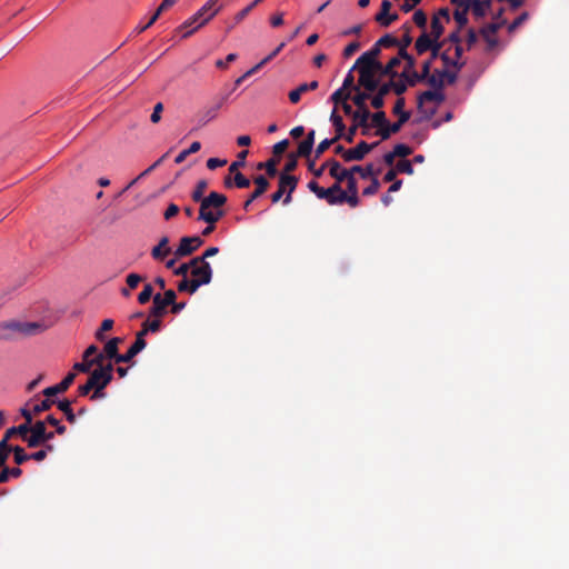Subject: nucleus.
I'll use <instances>...</instances> for the list:
<instances>
[{"label": "nucleus", "instance_id": "obj_1", "mask_svg": "<svg viewBox=\"0 0 569 569\" xmlns=\"http://www.w3.org/2000/svg\"><path fill=\"white\" fill-rule=\"evenodd\" d=\"M227 203V197L217 191H211L204 200L200 202L198 220L206 223H217L226 211L223 206Z\"/></svg>", "mask_w": 569, "mask_h": 569}, {"label": "nucleus", "instance_id": "obj_2", "mask_svg": "<svg viewBox=\"0 0 569 569\" xmlns=\"http://www.w3.org/2000/svg\"><path fill=\"white\" fill-rule=\"evenodd\" d=\"M298 184V178L295 176H290L287 173H280L278 190L271 194V202L277 203L283 197L286 190H288L287 196L283 199V203L288 204L292 200V192L296 190Z\"/></svg>", "mask_w": 569, "mask_h": 569}, {"label": "nucleus", "instance_id": "obj_3", "mask_svg": "<svg viewBox=\"0 0 569 569\" xmlns=\"http://www.w3.org/2000/svg\"><path fill=\"white\" fill-rule=\"evenodd\" d=\"M219 0H208L194 14L200 22L191 30L182 34V39L190 37L196 30L210 21L220 10L221 6H217Z\"/></svg>", "mask_w": 569, "mask_h": 569}, {"label": "nucleus", "instance_id": "obj_4", "mask_svg": "<svg viewBox=\"0 0 569 569\" xmlns=\"http://www.w3.org/2000/svg\"><path fill=\"white\" fill-rule=\"evenodd\" d=\"M370 110H366L363 112L355 111L353 118H352V126L349 128L347 134L345 136V139L347 142L351 143L353 141L355 134L358 130V128H361V133L367 136L369 133L370 123Z\"/></svg>", "mask_w": 569, "mask_h": 569}, {"label": "nucleus", "instance_id": "obj_5", "mask_svg": "<svg viewBox=\"0 0 569 569\" xmlns=\"http://www.w3.org/2000/svg\"><path fill=\"white\" fill-rule=\"evenodd\" d=\"M326 168H329V174L336 179V183L339 186L342 181L347 180L349 176H351L352 171L350 169H345L341 164L335 160H327L319 169L315 172L316 177L322 176Z\"/></svg>", "mask_w": 569, "mask_h": 569}, {"label": "nucleus", "instance_id": "obj_6", "mask_svg": "<svg viewBox=\"0 0 569 569\" xmlns=\"http://www.w3.org/2000/svg\"><path fill=\"white\" fill-rule=\"evenodd\" d=\"M229 98V94H222L216 98V102L212 106H208L203 108L197 114L198 122L200 126H206L210 121L214 120L218 117L219 110L224 106Z\"/></svg>", "mask_w": 569, "mask_h": 569}, {"label": "nucleus", "instance_id": "obj_7", "mask_svg": "<svg viewBox=\"0 0 569 569\" xmlns=\"http://www.w3.org/2000/svg\"><path fill=\"white\" fill-rule=\"evenodd\" d=\"M338 183H335L330 188H322L316 181H310L308 188L319 198L326 200L329 204H338V194L340 191Z\"/></svg>", "mask_w": 569, "mask_h": 569}, {"label": "nucleus", "instance_id": "obj_8", "mask_svg": "<svg viewBox=\"0 0 569 569\" xmlns=\"http://www.w3.org/2000/svg\"><path fill=\"white\" fill-rule=\"evenodd\" d=\"M457 72H452L448 69H435L432 71V77H430L428 84L432 89L441 90L445 87V83L453 84L457 81Z\"/></svg>", "mask_w": 569, "mask_h": 569}, {"label": "nucleus", "instance_id": "obj_9", "mask_svg": "<svg viewBox=\"0 0 569 569\" xmlns=\"http://www.w3.org/2000/svg\"><path fill=\"white\" fill-rule=\"evenodd\" d=\"M203 240L199 236L182 237L180 243L174 251L177 258H183L193 253L199 247L203 244Z\"/></svg>", "mask_w": 569, "mask_h": 569}, {"label": "nucleus", "instance_id": "obj_10", "mask_svg": "<svg viewBox=\"0 0 569 569\" xmlns=\"http://www.w3.org/2000/svg\"><path fill=\"white\" fill-rule=\"evenodd\" d=\"M379 142L368 143L366 141H360L355 148L348 149L343 151L342 158L345 161H360L362 160L367 153L373 150Z\"/></svg>", "mask_w": 569, "mask_h": 569}, {"label": "nucleus", "instance_id": "obj_11", "mask_svg": "<svg viewBox=\"0 0 569 569\" xmlns=\"http://www.w3.org/2000/svg\"><path fill=\"white\" fill-rule=\"evenodd\" d=\"M46 429V422L38 420L30 425V431L26 436V442L29 448H37L43 443V435Z\"/></svg>", "mask_w": 569, "mask_h": 569}, {"label": "nucleus", "instance_id": "obj_12", "mask_svg": "<svg viewBox=\"0 0 569 569\" xmlns=\"http://www.w3.org/2000/svg\"><path fill=\"white\" fill-rule=\"evenodd\" d=\"M358 71H359V79H358L359 87H362L368 92H375L376 89L378 88L379 80L382 79L378 76V71H372V70H367V69L358 70Z\"/></svg>", "mask_w": 569, "mask_h": 569}, {"label": "nucleus", "instance_id": "obj_13", "mask_svg": "<svg viewBox=\"0 0 569 569\" xmlns=\"http://www.w3.org/2000/svg\"><path fill=\"white\" fill-rule=\"evenodd\" d=\"M76 379L74 372H69L59 383L42 390L44 397H53L66 392Z\"/></svg>", "mask_w": 569, "mask_h": 569}, {"label": "nucleus", "instance_id": "obj_14", "mask_svg": "<svg viewBox=\"0 0 569 569\" xmlns=\"http://www.w3.org/2000/svg\"><path fill=\"white\" fill-rule=\"evenodd\" d=\"M253 182L256 183V189L253 190L252 193H250V196L248 197L247 201L243 203V209L244 210H248L249 207L251 206V203L256 199L261 197L268 190V188L270 186L268 179L264 176H262V174L257 176L253 179Z\"/></svg>", "mask_w": 569, "mask_h": 569}, {"label": "nucleus", "instance_id": "obj_15", "mask_svg": "<svg viewBox=\"0 0 569 569\" xmlns=\"http://www.w3.org/2000/svg\"><path fill=\"white\" fill-rule=\"evenodd\" d=\"M352 69L357 70H372L378 71V76L381 74L382 63L378 59L370 58L365 52L356 60Z\"/></svg>", "mask_w": 569, "mask_h": 569}, {"label": "nucleus", "instance_id": "obj_16", "mask_svg": "<svg viewBox=\"0 0 569 569\" xmlns=\"http://www.w3.org/2000/svg\"><path fill=\"white\" fill-rule=\"evenodd\" d=\"M192 279L199 283V286H204L211 282L212 279V268L209 262L199 266L198 268H193L191 270Z\"/></svg>", "mask_w": 569, "mask_h": 569}, {"label": "nucleus", "instance_id": "obj_17", "mask_svg": "<svg viewBox=\"0 0 569 569\" xmlns=\"http://www.w3.org/2000/svg\"><path fill=\"white\" fill-rule=\"evenodd\" d=\"M445 101V94L441 90L432 89L421 92L417 98V107L419 110L422 109L427 102L441 103Z\"/></svg>", "mask_w": 569, "mask_h": 569}, {"label": "nucleus", "instance_id": "obj_18", "mask_svg": "<svg viewBox=\"0 0 569 569\" xmlns=\"http://www.w3.org/2000/svg\"><path fill=\"white\" fill-rule=\"evenodd\" d=\"M438 40L428 33V31H421V34L415 41V51L418 56H422L428 52L433 43Z\"/></svg>", "mask_w": 569, "mask_h": 569}, {"label": "nucleus", "instance_id": "obj_19", "mask_svg": "<svg viewBox=\"0 0 569 569\" xmlns=\"http://www.w3.org/2000/svg\"><path fill=\"white\" fill-rule=\"evenodd\" d=\"M450 52H451V47H448L440 54V59L442 60V62L445 64L443 69L450 70V68H452V69H455L452 72L458 73L466 64V61L453 59Z\"/></svg>", "mask_w": 569, "mask_h": 569}, {"label": "nucleus", "instance_id": "obj_20", "mask_svg": "<svg viewBox=\"0 0 569 569\" xmlns=\"http://www.w3.org/2000/svg\"><path fill=\"white\" fill-rule=\"evenodd\" d=\"M147 346V342L144 339H138L136 337V341L133 345L128 349V351L121 357H118V363H126L130 362L140 351H142Z\"/></svg>", "mask_w": 569, "mask_h": 569}, {"label": "nucleus", "instance_id": "obj_21", "mask_svg": "<svg viewBox=\"0 0 569 569\" xmlns=\"http://www.w3.org/2000/svg\"><path fill=\"white\" fill-rule=\"evenodd\" d=\"M168 307L169 306L162 300V296L160 293H156L152 299V307L149 310V315L161 320V318L168 312Z\"/></svg>", "mask_w": 569, "mask_h": 569}, {"label": "nucleus", "instance_id": "obj_22", "mask_svg": "<svg viewBox=\"0 0 569 569\" xmlns=\"http://www.w3.org/2000/svg\"><path fill=\"white\" fill-rule=\"evenodd\" d=\"M402 57H399V52L392 57L386 64H382L380 78H392L398 77L399 72L396 68L401 63Z\"/></svg>", "mask_w": 569, "mask_h": 569}, {"label": "nucleus", "instance_id": "obj_23", "mask_svg": "<svg viewBox=\"0 0 569 569\" xmlns=\"http://www.w3.org/2000/svg\"><path fill=\"white\" fill-rule=\"evenodd\" d=\"M89 373L90 376L87 382L92 386V388H106L110 383V378L106 377L102 370L98 368L91 370Z\"/></svg>", "mask_w": 569, "mask_h": 569}, {"label": "nucleus", "instance_id": "obj_24", "mask_svg": "<svg viewBox=\"0 0 569 569\" xmlns=\"http://www.w3.org/2000/svg\"><path fill=\"white\" fill-rule=\"evenodd\" d=\"M14 331H19L26 336H32L43 330V325L40 322H16Z\"/></svg>", "mask_w": 569, "mask_h": 569}, {"label": "nucleus", "instance_id": "obj_25", "mask_svg": "<svg viewBox=\"0 0 569 569\" xmlns=\"http://www.w3.org/2000/svg\"><path fill=\"white\" fill-rule=\"evenodd\" d=\"M73 402L74 400L70 399L56 400L58 409L64 413L67 421L71 425L77 421V415L73 412L71 407Z\"/></svg>", "mask_w": 569, "mask_h": 569}, {"label": "nucleus", "instance_id": "obj_26", "mask_svg": "<svg viewBox=\"0 0 569 569\" xmlns=\"http://www.w3.org/2000/svg\"><path fill=\"white\" fill-rule=\"evenodd\" d=\"M122 342V338L114 337L110 339L103 347V351L108 359L114 360L118 363V357L121 355L118 352V347Z\"/></svg>", "mask_w": 569, "mask_h": 569}, {"label": "nucleus", "instance_id": "obj_27", "mask_svg": "<svg viewBox=\"0 0 569 569\" xmlns=\"http://www.w3.org/2000/svg\"><path fill=\"white\" fill-rule=\"evenodd\" d=\"M168 244L169 238L162 237L158 246H156L151 251L152 258L156 260H162L164 257H167L171 252V249L168 247Z\"/></svg>", "mask_w": 569, "mask_h": 569}, {"label": "nucleus", "instance_id": "obj_28", "mask_svg": "<svg viewBox=\"0 0 569 569\" xmlns=\"http://www.w3.org/2000/svg\"><path fill=\"white\" fill-rule=\"evenodd\" d=\"M491 7V0H471L470 8L476 18H482Z\"/></svg>", "mask_w": 569, "mask_h": 569}, {"label": "nucleus", "instance_id": "obj_29", "mask_svg": "<svg viewBox=\"0 0 569 569\" xmlns=\"http://www.w3.org/2000/svg\"><path fill=\"white\" fill-rule=\"evenodd\" d=\"M355 91H356V94L353 97H351L350 99H352L353 103L357 106V110L356 111H360V112H363L366 110H369L367 104H366V101L368 99H370V93L371 92H368V91H360L359 88H355Z\"/></svg>", "mask_w": 569, "mask_h": 569}, {"label": "nucleus", "instance_id": "obj_30", "mask_svg": "<svg viewBox=\"0 0 569 569\" xmlns=\"http://www.w3.org/2000/svg\"><path fill=\"white\" fill-rule=\"evenodd\" d=\"M161 328V320L153 319L151 321L147 320L142 323V329L137 332L136 337L138 339H144L146 335L149 332H158Z\"/></svg>", "mask_w": 569, "mask_h": 569}, {"label": "nucleus", "instance_id": "obj_31", "mask_svg": "<svg viewBox=\"0 0 569 569\" xmlns=\"http://www.w3.org/2000/svg\"><path fill=\"white\" fill-rule=\"evenodd\" d=\"M29 431L30 427H28L24 423H21L17 427L9 428L1 440H6V442L9 443L10 438L16 435H19L23 440H26V436L29 433Z\"/></svg>", "mask_w": 569, "mask_h": 569}, {"label": "nucleus", "instance_id": "obj_32", "mask_svg": "<svg viewBox=\"0 0 569 569\" xmlns=\"http://www.w3.org/2000/svg\"><path fill=\"white\" fill-rule=\"evenodd\" d=\"M330 120L336 129V139H341V138H345V130H346V126L343 123V120L341 118V116H339L337 113V108L335 107V109L332 110L331 112V116H330Z\"/></svg>", "mask_w": 569, "mask_h": 569}, {"label": "nucleus", "instance_id": "obj_33", "mask_svg": "<svg viewBox=\"0 0 569 569\" xmlns=\"http://www.w3.org/2000/svg\"><path fill=\"white\" fill-rule=\"evenodd\" d=\"M399 76L408 87H416L418 83L425 82L417 70L401 71Z\"/></svg>", "mask_w": 569, "mask_h": 569}, {"label": "nucleus", "instance_id": "obj_34", "mask_svg": "<svg viewBox=\"0 0 569 569\" xmlns=\"http://www.w3.org/2000/svg\"><path fill=\"white\" fill-rule=\"evenodd\" d=\"M22 470L19 467L9 468L7 466L1 467L0 471V483L8 482L10 478H20Z\"/></svg>", "mask_w": 569, "mask_h": 569}, {"label": "nucleus", "instance_id": "obj_35", "mask_svg": "<svg viewBox=\"0 0 569 569\" xmlns=\"http://www.w3.org/2000/svg\"><path fill=\"white\" fill-rule=\"evenodd\" d=\"M353 173H359L362 179L376 178L380 170L376 171L372 163L367 164L365 168L361 166H353L350 168Z\"/></svg>", "mask_w": 569, "mask_h": 569}, {"label": "nucleus", "instance_id": "obj_36", "mask_svg": "<svg viewBox=\"0 0 569 569\" xmlns=\"http://www.w3.org/2000/svg\"><path fill=\"white\" fill-rule=\"evenodd\" d=\"M347 202L350 207L356 208L359 204V197L357 193H348L340 188L338 194V204Z\"/></svg>", "mask_w": 569, "mask_h": 569}, {"label": "nucleus", "instance_id": "obj_37", "mask_svg": "<svg viewBox=\"0 0 569 569\" xmlns=\"http://www.w3.org/2000/svg\"><path fill=\"white\" fill-rule=\"evenodd\" d=\"M207 188H208V182H207V180H203V179L199 180V181L197 182V184H196V187H194V189H193L192 193H191V198H192V200H193L194 202H199V203H200L202 200H204V199H206V197H204V192H206Z\"/></svg>", "mask_w": 569, "mask_h": 569}, {"label": "nucleus", "instance_id": "obj_38", "mask_svg": "<svg viewBox=\"0 0 569 569\" xmlns=\"http://www.w3.org/2000/svg\"><path fill=\"white\" fill-rule=\"evenodd\" d=\"M401 30L403 31V34L401 39H398L399 41V48H403L408 50V47L412 43V37H411V30L412 27L409 22H406L401 26Z\"/></svg>", "mask_w": 569, "mask_h": 569}, {"label": "nucleus", "instance_id": "obj_39", "mask_svg": "<svg viewBox=\"0 0 569 569\" xmlns=\"http://www.w3.org/2000/svg\"><path fill=\"white\" fill-rule=\"evenodd\" d=\"M53 405H56V400L54 399H51V397H46V399L39 401V402H34L32 400V411L34 415H39L43 411H47L49 410Z\"/></svg>", "mask_w": 569, "mask_h": 569}, {"label": "nucleus", "instance_id": "obj_40", "mask_svg": "<svg viewBox=\"0 0 569 569\" xmlns=\"http://www.w3.org/2000/svg\"><path fill=\"white\" fill-rule=\"evenodd\" d=\"M13 453V461L17 466H21L30 460V455L26 453L24 449L20 446H11L10 453Z\"/></svg>", "mask_w": 569, "mask_h": 569}, {"label": "nucleus", "instance_id": "obj_41", "mask_svg": "<svg viewBox=\"0 0 569 569\" xmlns=\"http://www.w3.org/2000/svg\"><path fill=\"white\" fill-rule=\"evenodd\" d=\"M399 57H402V60L405 61V67L402 71H411L416 70V58L408 52V50L403 48H399Z\"/></svg>", "mask_w": 569, "mask_h": 569}, {"label": "nucleus", "instance_id": "obj_42", "mask_svg": "<svg viewBox=\"0 0 569 569\" xmlns=\"http://www.w3.org/2000/svg\"><path fill=\"white\" fill-rule=\"evenodd\" d=\"M470 6H465V8L456 9L453 12V19L456 20L459 29H462L468 23V11L470 10Z\"/></svg>", "mask_w": 569, "mask_h": 569}, {"label": "nucleus", "instance_id": "obj_43", "mask_svg": "<svg viewBox=\"0 0 569 569\" xmlns=\"http://www.w3.org/2000/svg\"><path fill=\"white\" fill-rule=\"evenodd\" d=\"M445 32V27L438 17H432L430 23V31L428 33L432 36L435 39L440 40L441 36Z\"/></svg>", "mask_w": 569, "mask_h": 569}, {"label": "nucleus", "instance_id": "obj_44", "mask_svg": "<svg viewBox=\"0 0 569 569\" xmlns=\"http://www.w3.org/2000/svg\"><path fill=\"white\" fill-rule=\"evenodd\" d=\"M200 288L199 283H197L193 279L183 278L178 283V291L180 292H189L194 293Z\"/></svg>", "mask_w": 569, "mask_h": 569}, {"label": "nucleus", "instance_id": "obj_45", "mask_svg": "<svg viewBox=\"0 0 569 569\" xmlns=\"http://www.w3.org/2000/svg\"><path fill=\"white\" fill-rule=\"evenodd\" d=\"M391 79V87H392V92L395 94H397L399 98L407 91V89L409 88L407 86V83L400 78V76L398 74V77H392L390 78Z\"/></svg>", "mask_w": 569, "mask_h": 569}, {"label": "nucleus", "instance_id": "obj_46", "mask_svg": "<svg viewBox=\"0 0 569 569\" xmlns=\"http://www.w3.org/2000/svg\"><path fill=\"white\" fill-rule=\"evenodd\" d=\"M350 98H351L350 91L339 88L331 94L330 100L337 107L338 104H342L343 102L348 101Z\"/></svg>", "mask_w": 569, "mask_h": 569}, {"label": "nucleus", "instance_id": "obj_47", "mask_svg": "<svg viewBox=\"0 0 569 569\" xmlns=\"http://www.w3.org/2000/svg\"><path fill=\"white\" fill-rule=\"evenodd\" d=\"M377 42H378V46H380L382 49L383 48H393V47H397L399 49V46H400L398 38L392 36L391 33H386L380 39H378Z\"/></svg>", "mask_w": 569, "mask_h": 569}, {"label": "nucleus", "instance_id": "obj_48", "mask_svg": "<svg viewBox=\"0 0 569 569\" xmlns=\"http://www.w3.org/2000/svg\"><path fill=\"white\" fill-rule=\"evenodd\" d=\"M371 119V124L372 127H383L385 124H388V119H387V116H386V112L382 111V110H378L377 112L375 113H371L370 112V118Z\"/></svg>", "mask_w": 569, "mask_h": 569}, {"label": "nucleus", "instance_id": "obj_49", "mask_svg": "<svg viewBox=\"0 0 569 569\" xmlns=\"http://www.w3.org/2000/svg\"><path fill=\"white\" fill-rule=\"evenodd\" d=\"M167 9L164 7H162V4H160L158 7V9L156 10V12L151 16V18L149 19L148 23L143 24V26H138L134 31L137 33H141L143 31H146L148 28H150L157 20L158 18L160 17V14L166 11Z\"/></svg>", "mask_w": 569, "mask_h": 569}, {"label": "nucleus", "instance_id": "obj_50", "mask_svg": "<svg viewBox=\"0 0 569 569\" xmlns=\"http://www.w3.org/2000/svg\"><path fill=\"white\" fill-rule=\"evenodd\" d=\"M153 287L150 283H146L142 291L138 295V302L146 305L151 298L153 299Z\"/></svg>", "mask_w": 569, "mask_h": 569}, {"label": "nucleus", "instance_id": "obj_51", "mask_svg": "<svg viewBox=\"0 0 569 569\" xmlns=\"http://www.w3.org/2000/svg\"><path fill=\"white\" fill-rule=\"evenodd\" d=\"M412 21L422 31H427V14L422 10H416L412 16Z\"/></svg>", "mask_w": 569, "mask_h": 569}, {"label": "nucleus", "instance_id": "obj_52", "mask_svg": "<svg viewBox=\"0 0 569 569\" xmlns=\"http://www.w3.org/2000/svg\"><path fill=\"white\" fill-rule=\"evenodd\" d=\"M395 170L397 173H406L409 176L413 174L412 162L407 159L399 160L395 167Z\"/></svg>", "mask_w": 569, "mask_h": 569}, {"label": "nucleus", "instance_id": "obj_53", "mask_svg": "<svg viewBox=\"0 0 569 569\" xmlns=\"http://www.w3.org/2000/svg\"><path fill=\"white\" fill-rule=\"evenodd\" d=\"M199 22H200V20L197 18L196 14H193L191 18L186 20L181 26H179L176 29V32L181 33V36H182L184 32L193 29Z\"/></svg>", "mask_w": 569, "mask_h": 569}, {"label": "nucleus", "instance_id": "obj_54", "mask_svg": "<svg viewBox=\"0 0 569 569\" xmlns=\"http://www.w3.org/2000/svg\"><path fill=\"white\" fill-rule=\"evenodd\" d=\"M167 154H163L161 158H159L154 163H152L149 168H147L144 171H142L134 180H132L126 188L124 190H128L129 188H131L139 179L148 176L149 173H151L162 161L163 159L166 158Z\"/></svg>", "mask_w": 569, "mask_h": 569}, {"label": "nucleus", "instance_id": "obj_55", "mask_svg": "<svg viewBox=\"0 0 569 569\" xmlns=\"http://www.w3.org/2000/svg\"><path fill=\"white\" fill-rule=\"evenodd\" d=\"M32 400L28 401L24 407H22L20 409V413L21 416L24 418V425H27L28 427H30V425H32V420H33V411H32Z\"/></svg>", "mask_w": 569, "mask_h": 569}, {"label": "nucleus", "instance_id": "obj_56", "mask_svg": "<svg viewBox=\"0 0 569 569\" xmlns=\"http://www.w3.org/2000/svg\"><path fill=\"white\" fill-rule=\"evenodd\" d=\"M113 327L112 319H104L101 323V327L96 331L94 337L99 341L104 340V332L111 330Z\"/></svg>", "mask_w": 569, "mask_h": 569}, {"label": "nucleus", "instance_id": "obj_57", "mask_svg": "<svg viewBox=\"0 0 569 569\" xmlns=\"http://www.w3.org/2000/svg\"><path fill=\"white\" fill-rule=\"evenodd\" d=\"M14 321L0 323V340H9L11 331H14Z\"/></svg>", "mask_w": 569, "mask_h": 569}, {"label": "nucleus", "instance_id": "obj_58", "mask_svg": "<svg viewBox=\"0 0 569 569\" xmlns=\"http://www.w3.org/2000/svg\"><path fill=\"white\" fill-rule=\"evenodd\" d=\"M247 154H248L247 150H243L238 154V160L233 161L229 167L230 174H232L236 171H239V168H241L246 164Z\"/></svg>", "mask_w": 569, "mask_h": 569}, {"label": "nucleus", "instance_id": "obj_59", "mask_svg": "<svg viewBox=\"0 0 569 569\" xmlns=\"http://www.w3.org/2000/svg\"><path fill=\"white\" fill-rule=\"evenodd\" d=\"M393 154L396 157H400V158H406L408 156H410L413 150L411 147L405 144V143H398L393 147Z\"/></svg>", "mask_w": 569, "mask_h": 569}, {"label": "nucleus", "instance_id": "obj_60", "mask_svg": "<svg viewBox=\"0 0 569 569\" xmlns=\"http://www.w3.org/2000/svg\"><path fill=\"white\" fill-rule=\"evenodd\" d=\"M10 449L11 445L7 443L6 440H0V468L6 466Z\"/></svg>", "mask_w": 569, "mask_h": 569}, {"label": "nucleus", "instance_id": "obj_61", "mask_svg": "<svg viewBox=\"0 0 569 569\" xmlns=\"http://www.w3.org/2000/svg\"><path fill=\"white\" fill-rule=\"evenodd\" d=\"M233 183L237 188L243 189L250 186V180L241 172H233Z\"/></svg>", "mask_w": 569, "mask_h": 569}, {"label": "nucleus", "instance_id": "obj_62", "mask_svg": "<svg viewBox=\"0 0 569 569\" xmlns=\"http://www.w3.org/2000/svg\"><path fill=\"white\" fill-rule=\"evenodd\" d=\"M278 161L279 160L276 158H270L269 160L264 161V170H266L267 174L271 178H273L278 174V169H277Z\"/></svg>", "mask_w": 569, "mask_h": 569}, {"label": "nucleus", "instance_id": "obj_63", "mask_svg": "<svg viewBox=\"0 0 569 569\" xmlns=\"http://www.w3.org/2000/svg\"><path fill=\"white\" fill-rule=\"evenodd\" d=\"M431 67H432L431 60H425L421 64V71H418L420 77L427 83H428L430 77H432Z\"/></svg>", "mask_w": 569, "mask_h": 569}, {"label": "nucleus", "instance_id": "obj_64", "mask_svg": "<svg viewBox=\"0 0 569 569\" xmlns=\"http://www.w3.org/2000/svg\"><path fill=\"white\" fill-rule=\"evenodd\" d=\"M307 92L306 86L300 84L298 88L289 92V100L291 103H298L301 96Z\"/></svg>", "mask_w": 569, "mask_h": 569}]
</instances>
